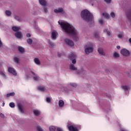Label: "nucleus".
Masks as SVG:
<instances>
[{
	"mask_svg": "<svg viewBox=\"0 0 131 131\" xmlns=\"http://www.w3.org/2000/svg\"><path fill=\"white\" fill-rule=\"evenodd\" d=\"M34 62L36 64V65H40V61H39V59L38 58H35Z\"/></svg>",
	"mask_w": 131,
	"mask_h": 131,
	"instance_id": "dca6fc26",
	"label": "nucleus"
},
{
	"mask_svg": "<svg viewBox=\"0 0 131 131\" xmlns=\"http://www.w3.org/2000/svg\"><path fill=\"white\" fill-rule=\"evenodd\" d=\"M18 51L20 52V53H23V52H24V49L23 48V47L21 46H19L18 47Z\"/></svg>",
	"mask_w": 131,
	"mask_h": 131,
	"instance_id": "393cba45",
	"label": "nucleus"
},
{
	"mask_svg": "<svg viewBox=\"0 0 131 131\" xmlns=\"http://www.w3.org/2000/svg\"><path fill=\"white\" fill-rule=\"evenodd\" d=\"M128 41L130 42V43H131V38H129Z\"/></svg>",
	"mask_w": 131,
	"mask_h": 131,
	"instance_id": "de8ad7c7",
	"label": "nucleus"
},
{
	"mask_svg": "<svg viewBox=\"0 0 131 131\" xmlns=\"http://www.w3.org/2000/svg\"><path fill=\"white\" fill-rule=\"evenodd\" d=\"M9 106L11 108H15V103L14 102H10L9 103Z\"/></svg>",
	"mask_w": 131,
	"mask_h": 131,
	"instance_id": "c756f323",
	"label": "nucleus"
},
{
	"mask_svg": "<svg viewBox=\"0 0 131 131\" xmlns=\"http://www.w3.org/2000/svg\"><path fill=\"white\" fill-rule=\"evenodd\" d=\"M57 131H63V130L62 129V128H59V127H58V128H57Z\"/></svg>",
	"mask_w": 131,
	"mask_h": 131,
	"instance_id": "c03bdc74",
	"label": "nucleus"
},
{
	"mask_svg": "<svg viewBox=\"0 0 131 131\" xmlns=\"http://www.w3.org/2000/svg\"><path fill=\"white\" fill-rule=\"evenodd\" d=\"M70 84L71 86H73V88H76V86H77V85L76 84V83H71Z\"/></svg>",
	"mask_w": 131,
	"mask_h": 131,
	"instance_id": "72a5a7b5",
	"label": "nucleus"
},
{
	"mask_svg": "<svg viewBox=\"0 0 131 131\" xmlns=\"http://www.w3.org/2000/svg\"><path fill=\"white\" fill-rule=\"evenodd\" d=\"M14 18L15 19H16V20H17V21H20V19H19V17L15 16Z\"/></svg>",
	"mask_w": 131,
	"mask_h": 131,
	"instance_id": "a19ab883",
	"label": "nucleus"
},
{
	"mask_svg": "<svg viewBox=\"0 0 131 131\" xmlns=\"http://www.w3.org/2000/svg\"><path fill=\"white\" fill-rule=\"evenodd\" d=\"M33 113H34V115H35L36 116H39L40 113H39V111L38 110H34Z\"/></svg>",
	"mask_w": 131,
	"mask_h": 131,
	"instance_id": "a211bd4d",
	"label": "nucleus"
},
{
	"mask_svg": "<svg viewBox=\"0 0 131 131\" xmlns=\"http://www.w3.org/2000/svg\"><path fill=\"white\" fill-rule=\"evenodd\" d=\"M117 48L118 50H119V49H120V46H117Z\"/></svg>",
	"mask_w": 131,
	"mask_h": 131,
	"instance_id": "09e8293b",
	"label": "nucleus"
},
{
	"mask_svg": "<svg viewBox=\"0 0 131 131\" xmlns=\"http://www.w3.org/2000/svg\"><path fill=\"white\" fill-rule=\"evenodd\" d=\"M31 73L33 74V75H35V73L33 72H31Z\"/></svg>",
	"mask_w": 131,
	"mask_h": 131,
	"instance_id": "8fccbe9b",
	"label": "nucleus"
},
{
	"mask_svg": "<svg viewBox=\"0 0 131 131\" xmlns=\"http://www.w3.org/2000/svg\"><path fill=\"white\" fill-rule=\"evenodd\" d=\"M0 48H3V42H2L1 38H0Z\"/></svg>",
	"mask_w": 131,
	"mask_h": 131,
	"instance_id": "58836bf2",
	"label": "nucleus"
},
{
	"mask_svg": "<svg viewBox=\"0 0 131 131\" xmlns=\"http://www.w3.org/2000/svg\"><path fill=\"white\" fill-rule=\"evenodd\" d=\"M59 107H63L64 106V101L62 100L59 101L58 102Z\"/></svg>",
	"mask_w": 131,
	"mask_h": 131,
	"instance_id": "aec40b11",
	"label": "nucleus"
},
{
	"mask_svg": "<svg viewBox=\"0 0 131 131\" xmlns=\"http://www.w3.org/2000/svg\"><path fill=\"white\" fill-rule=\"evenodd\" d=\"M70 69L74 71L77 70V68H75V67L74 66V64H71L70 66Z\"/></svg>",
	"mask_w": 131,
	"mask_h": 131,
	"instance_id": "f3484780",
	"label": "nucleus"
},
{
	"mask_svg": "<svg viewBox=\"0 0 131 131\" xmlns=\"http://www.w3.org/2000/svg\"><path fill=\"white\" fill-rule=\"evenodd\" d=\"M55 13H64V10L62 8H58V9L54 10Z\"/></svg>",
	"mask_w": 131,
	"mask_h": 131,
	"instance_id": "f8f14e48",
	"label": "nucleus"
},
{
	"mask_svg": "<svg viewBox=\"0 0 131 131\" xmlns=\"http://www.w3.org/2000/svg\"><path fill=\"white\" fill-rule=\"evenodd\" d=\"M111 16L112 18H114L115 17V13H114V12H112L111 13Z\"/></svg>",
	"mask_w": 131,
	"mask_h": 131,
	"instance_id": "e433bc0d",
	"label": "nucleus"
},
{
	"mask_svg": "<svg viewBox=\"0 0 131 131\" xmlns=\"http://www.w3.org/2000/svg\"><path fill=\"white\" fill-rule=\"evenodd\" d=\"M64 41L67 45H68V46H70V47H73L74 46V42L73 41L68 39L66 38L64 39Z\"/></svg>",
	"mask_w": 131,
	"mask_h": 131,
	"instance_id": "0eeeda50",
	"label": "nucleus"
},
{
	"mask_svg": "<svg viewBox=\"0 0 131 131\" xmlns=\"http://www.w3.org/2000/svg\"><path fill=\"white\" fill-rule=\"evenodd\" d=\"M27 37H31V35L30 33L27 34Z\"/></svg>",
	"mask_w": 131,
	"mask_h": 131,
	"instance_id": "37998d69",
	"label": "nucleus"
},
{
	"mask_svg": "<svg viewBox=\"0 0 131 131\" xmlns=\"http://www.w3.org/2000/svg\"><path fill=\"white\" fill-rule=\"evenodd\" d=\"M119 38H122V34H119L118 35Z\"/></svg>",
	"mask_w": 131,
	"mask_h": 131,
	"instance_id": "ea45409f",
	"label": "nucleus"
},
{
	"mask_svg": "<svg viewBox=\"0 0 131 131\" xmlns=\"http://www.w3.org/2000/svg\"><path fill=\"white\" fill-rule=\"evenodd\" d=\"M14 35L17 38H18L19 39H20V38H22V32L20 31L17 32L16 33L14 34Z\"/></svg>",
	"mask_w": 131,
	"mask_h": 131,
	"instance_id": "9d476101",
	"label": "nucleus"
},
{
	"mask_svg": "<svg viewBox=\"0 0 131 131\" xmlns=\"http://www.w3.org/2000/svg\"><path fill=\"white\" fill-rule=\"evenodd\" d=\"M12 29L15 32H19V30H20V29H21V28L18 27L13 26V27H12Z\"/></svg>",
	"mask_w": 131,
	"mask_h": 131,
	"instance_id": "9b49d317",
	"label": "nucleus"
},
{
	"mask_svg": "<svg viewBox=\"0 0 131 131\" xmlns=\"http://www.w3.org/2000/svg\"><path fill=\"white\" fill-rule=\"evenodd\" d=\"M32 41L33 40L30 38H29L27 40V42L29 45H32Z\"/></svg>",
	"mask_w": 131,
	"mask_h": 131,
	"instance_id": "cd10ccee",
	"label": "nucleus"
},
{
	"mask_svg": "<svg viewBox=\"0 0 131 131\" xmlns=\"http://www.w3.org/2000/svg\"><path fill=\"white\" fill-rule=\"evenodd\" d=\"M122 89L125 91H127L128 90V87L126 85L122 86Z\"/></svg>",
	"mask_w": 131,
	"mask_h": 131,
	"instance_id": "7c9ffc66",
	"label": "nucleus"
},
{
	"mask_svg": "<svg viewBox=\"0 0 131 131\" xmlns=\"http://www.w3.org/2000/svg\"><path fill=\"white\" fill-rule=\"evenodd\" d=\"M103 31L105 33H107V35H108V36H110V35H111V33L110 32V31H108V30L105 29V30H104Z\"/></svg>",
	"mask_w": 131,
	"mask_h": 131,
	"instance_id": "b1692460",
	"label": "nucleus"
},
{
	"mask_svg": "<svg viewBox=\"0 0 131 131\" xmlns=\"http://www.w3.org/2000/svg\"><path fill=\"white\" fill-rule=\"evenodd\" d=\"M114 58H119V54L117 52H115L114 53Z\"/></svg>",
	"mask_w": 131,
	"mask_h": 131,
	"instance_id": "c85d7f7f",
	"label": "nucleus"
},
{
	"mask_svg": "<svg viewBox=\"0 0 131 131\" xmlns=\"http://www.w3.org/2000/svg\"><path fill=\"white\" fill-rule=\"evenodd\" d=\"M17 107L18 110H19V111L21 112V113H24V111L23 110V108H22V104H21L20 103H18L17 104Z\"/></svg>",
	"mask_w": 131,
	"mask_h": 131,
	"instance_id": "ddd939ff",
	"label": "nucleus"
},
{
	"mask_svg": "<svg viewBox=\"0 0 131 131\" xmlns=\"http://www.w3.org/2000/svg\"><path fill=\"white\" fill-rule=\"evenodd\" d=\"M13 60H14V62H15V63H16V64H19L20 62V59H19V58L17 57H14Z\"/></svg>",
	"mask_w": 131,
	"mask_h": 131,
	"instance_id": "6ab92c4d",
	"label": "nucleus"
},
{
	"mask_svg": "<svg viewBox=\"0 0 131 131\" xmlns=\"http://www.w3.org/2000/svg\"><path fill=\"white\" fill-rule=\"evenodd\" d=\"M37 129L38 131H42V128H41V126H38Z\"/></svg>",
	"mask_w": 131,
	"mask_h": 131,
	"instance_id": "c9c22d12",
	"label": "nucleus"
},
{
	"mask_svg": "<svg viewBox=\"0 0 131 131\" xmlns=\"http://www.w3.org/2000/svg\"><path fill=\"white\" fill-rule=\"evenodd\" d=\"M33 79L35 81H38V80H39V78H38V77H37V76H36L33 77Z\"/></svg>",
	"mask_w": 131,
	"mask_h": 131,
	"instance_id": "2f4dec72",
	"label": "nucleus"
},
{
	"mask_svg": "<svg viewBox=\"0 0 131 131\" xmlns=\"http://www.w3.org/2000/svg\"><path fill=\"white\" fill-rule=\"evenodd\" d=\"M121 54H122V55L125 57H129V55H130V53H129V51L126 49H121Z\"/></svg>",
	"mask_w": 131,
	"mask_h": 131,
	"instance_id": "423d86ee",
	"label": "nucleus"
},
{
	"mask_svg": "<svg viewBox=\"0 0 131 131\" xmlns=\"http://www.w3.org/2000/svg\"><path fill=\"white\" fill-rule=\"evenodd\" d=\"M39 2L40 5L43 6V11L44 13H47L48 12V9L46 8L47 6V2L46 0H39Z\"/></svg>",
	"mask_w": 131,
	"mask_h": 131,
	"instance_id": "20e7f679",
	"label": "nucleus"
},
{
	"mask_svg": "<svg viewBox=\"0 0 131 131\" xmlns=\"http://www.w3.org/2000/svg\"><path fill=\"white\" fill-rule=\"evenodd\" d=\"M38 91H41V92H45L46 91V88L43 86H38Z\"/></svg>",
	"mask_w": 131,
	"mask_h": 131,
	"instance_id": "4be33fe9",
	"label": "nucleus"
},
{
	"mask_svg": "<svg viewBox=\"0 0 131 131\" xmlns=\"http://www.w3.org/2000/svg\"><path fill=\"white\" fill-rule=\"evenodd\" d=\"M3 106H4V105H5V103H4V102H3Z\"/></svg>",
	"mask_w": 131,
	"mask_h": 131,
	"instance_id": "603ef678",
	"label": "nucleus"
},
{
	"mask_svg": "<svg viewBox=\"0 0 131 131\" xmlns=\"http://www.w3.org/2000/svg\"><path fill=\"white\" fill-rule=\"evenodd\" d=\"M105 3H111V0H104Z\"/></svg>",
	"mask_w": 131,
	"mask_h": 131,
	"instance_id": "a18cd8bd",
	"label": "nucleus"
},
{
	"mask_svg": "<svg viewBox=\"0 0 131 131\" xmlns=\"http://www.w3.org/2000/svg\"><path fill=\"white\" fill-rule=\"evenodd\" d=\"M51 37H52V39H54V40L55 39H57V34H56V32H52V34H51Z\"/></svg>",
	"mask_w": 131,
	"mask_h": 131,
	"instance_id": "2eb2a0df",
	"label": "nucleus"
},
{
	"mask_svg": "<svg viewBox=\"0 0 131 131\" xmlns=\"http://www.w3.org/2000/svg\"><path fill=\"white\" fill-rule=\"evenodd\" d=\"M58 23L60 25V26L64 32L67 34H70V35H72L73 36L74 40L78 41L79 39L77 36V31H76V29L74 28V27L72 26L69 24H66L63 22H61L60 24V21H58Z\"/></svg>",
	"mask_w": 131,
	"mask_h": 131,
	"instance_id": "f257e3e1",
	"label": "nucleus"
},
{
	"mask_svg": "<svg viewBox=\"0 0 131 131\" xmlns=\"http://www.w3.org/2000/svg\"><path fill=\"white\" fill-rule=\"evenodd\" d=\"M46 101L47 103H51V98L50 97H47L46 98Z\"/></svg>",
	"mask_w": 131,
	"mask_h": 131,
	"instance_id": "f704fd0d",
	"label": "nucleus"
},
{
	"mask_svg": "<svg viewBox=\"0 0 131 131\" xmlns=\"http://www.w3.org/2000/svg\"><path fill=\"white\" fill-rule=\"evenodd\" d=\"M98 52L100 55H102V56H104L105 53L102 48H98Z\"/></svg>",
	"mask_w": 131,
	"mask_h": 131,
	"instance_id": "4468645a",
	"label": "nucleus"
},
{
	"mask_svg": "<svg viewBox=\"0 0 131 131\" xmlns=\"http://www.w3.org/2000/svg\"><path fill=\"white\" fill-rule=\"evenodd\" d=\"M94 36L95 37H96V38L99 37V33L98 32H96L94 33Z\"/></svg>",
	"mask_w": 131,
	"mask_h": 131,
	"instance_id": "473e14b6",
	"label": "nucleus"
},
{
	"mask_svg": "<svg viewBox=\"0 0 131 131\" xmlns=\"http://www.w3.org/2000/svg\"><path fill=\"white\" fill-rule=\"evenodd\" d=\"M102 15L104 16L106 19H109V17H110V15L106 13H103Z\"/></svg>",
	"mask_w": 131,
	"mask_h": 131,
	"instance_id": "bb28decb",
	"label": "nucleus"
},
{
	"mask_svg": "<svg viewBox=\"0 0 131 131\" xmlns=\"http://www.w3.org/2000/svg\"><path fill=\"white\" fill-rule=\"evenodd\" d=\"M15 96V93L14 92H11L7 94V98H10V97H14Z\"/></svg>",
	"mask_w": 131,
	"mask_h": 131,
	"instance_id": "412c9836",
	"label": "nucleus"
},
{
	"mask_svg": "<svg viewBox=\"0 0 131 131\" xmlns=\"http://www.w3.org/2000/svg\"><path fill=\"white\" fill-rule=\"evenodd\" d=\"M50 45L51 48H53V47H54V44L53 42H50Z\"/></svg>",
	"mask_w": 131,
	"mask_h": 131,
	"instance_id": "49530a36",
	"label": "nucleus"
},
{
	"mask_svg": "<svg viewBox=\"0 0 131 131\" xmlns=\"http://www.w3.org/2000/svg\"><path fill=\"white\" fill-rule=\"evenodd\" d=\"M81 17L84 21H86V22L92 21L94 18L93 14L86 9H85L81 12Z\"/></svg>",
	"mask_w": 131,
	"mask_h": 131,
	"instance_id": "f03ea898",
	"label": "nucleus"
},
{
	"mask_svg": "<svg viewBox=\"0 0 131 131\" xmlns=\"http://www.w3.org/2000/svg\"><path fill=\"white\" fill-rule=\"evenodd\" d=\"M87 47L88 45H86L85 47V54H86V55H89L90 53H93L94 51V47H93L92 44H90L89 46H88L89 47Z\"/></svg>",
	"mask_w": 131,
	"mask_h": 131,
	"instance_id": "7ed1b4c3",
	"label": "nucleus"
},
{
	"mask_svg": "<svg viewBox=\"0 0 131 131\" xmlns=\"http://www.w3.org/2000/svg\"><path fill=\"white\" fill-rule=\"evenodd\" d=\"M99 22L101 24V25H103V23H104V21L103 20V19H99Z\"/></svg>",
	"mask_w": 131,
	"mask_h": 131,
	"instance_id": "4c0bfd02",
	"label": "nucleus"
},
{
	"mask_svg": "<svg viewBox=\"0 0 131 131\" xmlns=\"http://www.w3.org/2000/svg\"><path fill=\"white\" fill-rule=\"evenodd\" d=\"M49 130L50 131H55L56 130V127L54 126H51L49 127Z\"/></svg>",
	"mask_w": 131,
	"mask_h": 131,
	"instance_id": "a878e982",
	"label": "nucleus"
},
{
	"mask_svg": "<svg viewBox=\"0 0 131 131\" xmlns=\"http://www.w3.org/2000/svg\"><path fill=\"white\" fill-rule=\"evenodd\" d=\"M5 14L7 15V16H11L12 15V12L9 10H6L5 11Z\"/></svg>",
	"mask_w": 131,
	"mask_h": 131,
	"instance_id": "5701e85b",
	"label": "nucleus"
},
{
	"mask_svg": "<svg viewBox=\"0 0 131 131\" xmlns=\"http://www.w3.org/2000/svg\"><path fill=\"white\" fill-rule=\"evenodd\" d=\"M69 130L70 131H78L77 127H74L73 125H70L68 127Z\"/></svg>",
	"mask_w": 131,
	"mask_h": 131,
	"instance_id": "1a4fd4ad",
	"label": "nucleus"
},
{
	"mask_svg": "<svg viewBox=\"0 0 131 131\" xmlns=\"http://www.w3.org/2000/svg\"><path fill=\"white\" fill-rule=\"evenodd\" d=\"M0 116L2 117V118H5V115L3 114H1Z\"/></svg>",
	"mask_w": 131,
	"mask_h": 131,
	"instance_id": "79ce46f5",
	"label": "nucleus"
},
{
	"mask_svg": "<svg viewBox=\"0 0 131 131\" xmlns=\"http://www.w3.org/2000/svg\"><path fill=\"white\" fill-rule=\"evenodd\" d=\"M58 57H61V54H58Z\"/></svg>",
	"mask_w": 131,
	"mask_h": 131,
	"instance_id": "3c124183",
	"label": "nucleus"
},
{
	"mask_svg": "<svg viewBox=\"0 0 131 131\" xmlns=\"http://www.w3.org/2000/svg\"><path fill=\"white\" fill-rule=\"evenodd\" d=\"M76 55L73 54V53H71L70 55H69V58L70 60H72V63L73 64H75L76 63Z\"/></svg>",
	"mask_w": 131,
	"mask_h": 131,
	"instance_id": "39448f33",
	"label": "nucleus"
},
{
	"mask_svg": "<svg viewBox=\"0 0 131 131\" xmlns=\"http://www.w3.org/2000/svg\"><path fill=\"white\" fill-rule=\"evenodd\" d=\"M8 72L10 73H12L13 75H17V73L14 68H8Z\"/></svg>",
	"mask_w": 131,
	"mask_h": 131,
	"instance_id": "6e6552de",
	"label": "nucleus"
}]
</instances>
